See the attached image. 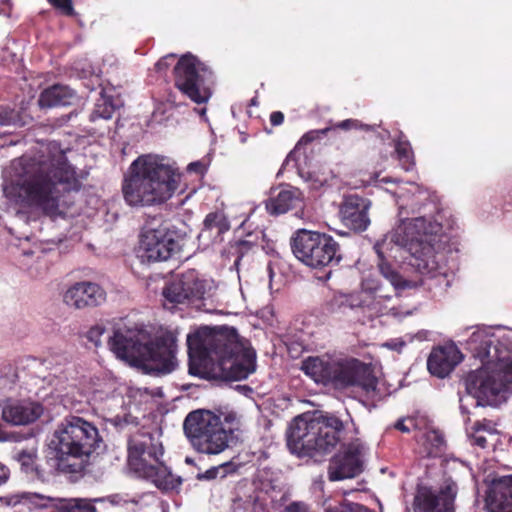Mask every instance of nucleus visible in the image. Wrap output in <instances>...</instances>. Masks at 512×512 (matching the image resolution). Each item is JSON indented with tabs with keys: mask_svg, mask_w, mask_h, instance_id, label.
Masks as SVG:
<instances>
[{
	"mask_svg": "<svg viewBox=\"0 0 512 512\" xmlns=\"http://www.w3.org/2000/svg\"><path fill=\"white\" fill-rule=\"evenodd\" d=\"M409 188L397 187L393 192L398 198L399 223L380 241L374 245V250L379 258V271L389 281L396 294L405 289L416 287L418 281L408 280L397 273L390 264L385 261L386 257L396 258V252L404 251L409 254L407 263L418 273L431 279H439L441 283L448 285L447 267L445 256L439 251L438 238L442 230L438 220L431 216L422 215L409 218L408 215L420 212L431 206L436 210L433 202H426L429 199L427 191L415 183H409Z\"/></svg>",
	"mask_w": 512,
	"mask_h": 512,
	"instance_id": "obj_1",
	"label": "nucleus"
},
{
	"mask_svg": "<svg viewBox=\"0 0 512 512\" xmlns=\"http://www.w3.org/2000/svg\"><path fill=\"white\" fill-rule=\"evenodd\" d=\"M14 174L3 185L4 196L17 214L55 215L65 193L81 187L76 169L56 141L42 144L34 156L12 162Z\"/></svg>",
	"mask_w": 512,
	"mask_h": 512,
	"instance_id": "obj_2",
	"label": "nucleus"
},
{
	"mask_svg": "<svg viewBox=\"0 0 512 512\" xmlns=\"http://www.w3.org/2000/svg\"><path fill=\"white\" fill-rule=\"evenodd\" d=\"M187 346L192 375L240 381L256 370V353L252 348L209 327L188 334Z\"/></svg>",
	"mask_w": 512,
	"mask_h": 512,
	"instance_id": "obj_3",
	"label": "nucleus"
},
{
	"mask_svg": "<svg viewBox=\"0 0 512 512\" xmlns=\"http://www.w3.org/2000/svg\"><path fill=\"white\" fill-rule=\"evenodd\" d=\"M108 345L118 359L146 373L168 374L177 367L176 337L170 331L152 336L143 328H119Z\"/></svg>",
	"mask_w": 512,
	"mask_h": 512,
	"instance_id": "obj_4",
	"label": "nucleus"
},
{
	"mask_svg": "<svg viewBox=\"0 0 512 512\" xmlns=\"http://www.w3.org/2000/svg\"><path fill=\"white\" fill-rule=\"evenodd\" d=\"M180 178L170 159L156 154L141 155L131 163L124 179V200L132 207L162 204L178 189Z\"/></svg>",
	"mask_w": 512,
	"mask_h": 512,
	"instance_id": "obj_5",
	"label": "nucleus"
},
{
	"mask_svg": "<svg viewBox=\"0 0 512 512\" xmlns=\"http://www.w3.org/2000/svg\"><path fill=\"white\" fill-rule=\"evenodd\" d=\"M301 370L316 383L338 387L357 386L373 400H380L390 392L375 374V366L357 359L339 360L328 355L308 357Z\"/></svg>",
	"mask_w": 512,
	"mask_h": 512,
	"instance_id": "obj_6",
	"label": "nucleus"
},
{
	"mask_svg": "<svg viewBox=\"0 0 512 512\" xmlns=\"http://www.w3.org/2000/svg\"><path fill=\"white\" fill-rule=\"evenodd\" d=\"M183 431L195 451L217 455L239 441L241 420L233 411L217 415L199 409L185 417Z\"/></svg>",
	"mask_w": 512,
	"mask_h": 512,
	"instance_id": "obj_7",
	"label": "nucleus"
},
{
	"mask_svg": "<svg viewBox=\"0 0 512 512\" xmlns=\"http://www.w3.org/2000/svg\"><path fill=\"white\" fill-rule=\"evenodd\" d=\"M482 366L467 374L464 379L465 394L460 395V410L469 413V407H497L512 394V362L501 358L479 359Z\"/></svg>",
	"mask_w": 512,
	"mask_h": 512,
	"instance_id": "obj_8",
	"label": "nucleus"
},
{
	"mask_svg": "<svg viewBox=\"0 0 512 512\" xmlns=\"http://www.w3.org/2000/svg\"><path fill=\"white\" fill-rule=\"evenodd\" d=\"M344 427L334 415H299L289 425L287 446L299 457L325 454L337 445Z\"/></svg>",
	"mask_w": 512,
	"mask_h": 512,
	"instance_id": "obj_9",
	"label": "nucleus"
},
{
	"mask_svg": "<svg viewBox=\"0 0 512 512\" xmlns=\"http://www.w3.org/2000/svg\"><path fill=\"white\" fill-rule=\"evenodd\" d=\"M164 450L159 436L138 431L128 441V466L139 478L151 481L157 488L170 491L181 480L162 462Z\"/></svg>",
	"mask_w": 512,
	"mask_h": 512,
	"instance_id": "obj_10",
	"label": "nucleus"
},
{
	"mask_svg": "<svg viewBox=\"0 0 512 512\" xmlns=\"http://www.w3.org/2000/svg\"><path fill=\"white\" fill-rule=\"evenodd\" d=\"M101 443L98 429L87 420L65 417L56 427L48 443L50 454L58 461V467L65 470L75 464L66 465L69 459H83L90 456Z\"/></svg>",
	"mask_w": 512,
	"mask_h": 512,
	"instance_id": "obj_11",
	"label": "nucleus"
},
{
	"mask_svg": "<svg viewBox=\"0 0 512 512\" xmlns=\"http://www.w3.org/2000/svg\"><path fill=\"white\" fill-rule=\"evenodd\" d=\"M295 257L311 268L337 265L341 261L339 244L328 234L300 229L292 238Z\"/></svg>",
	"mask_w": 512,
	"mask_h": 512,
	"instance_id": "obj_12",
	"label": "nucleus"
},
{
	"mask_svg": "<svg viewBox=\"0 0 512 512\" xmlns=\"http://www.w3.org/2000/svg\"><path fill=\"white\" fill-rule=\"evenodd\" d=\"M175 85L195 103L201 104L212 95V72L195 57L185 55L174 68Z\"/></svg>",
	"mask_w": 512,
	"mask_h": 512,
	"instance_id": "obj_13",
	"label": "nucleus"
},
{
	"mask_svg": "<svg viewBox=\"0 0 512 512\" xmlns=\"http://www.w3.org/2000/svg\"><path fill=\"white\" fill-rule=\"evenodd\" d=\"M468 347L477 359L512 362V329L504 326L478 327L470 336Z\"/></svg>",
	"mask_w": 512,
	"mask_h": 512,
	"instance_id": "obj_14",
	"label": "nucleus"
},
{
	"mask_svg": "<svg viewBox=\"0 0 512 512\" xmlns=\"http://www.w3.org/2000/svg\"><path fill=\"white\" fill-rule=\"evenodd\" d=\"M211 283L199 279L194 271L173 277L163 288V305L173 309L178 304L205 299Z\"/></svg>",
	"mask_w": 512,
	"mask_h": 512,
	"instance_id": "obj_15",
	"label": "nucleus"
},
{
	"mask_svg": "<svg viewBox=\"0 0 512 512\" xmlns=\"http://www.w3.org/2000/svg\"><path fill=\"white\" fill-rule=\"evenodd\" d=\"M180 250L176 233L166 226L146 228L139 242V257L142 261H166Z\"/></svg>",
	"mask_w": 512,
	"mask_h": 512,
	"instance_id": "obj_16",
	"label": "nucleus"
},
{
	"mask_svg": "<svg viewBox=\"0 0 512 512\" xmlns=\"http://www.w3.org/2000/svg\"><path fill=\"white\" fill-rule=\"evenodd\" d=\"M457 484L450 478L437 486L420 485L414 498L415 512H454Z\"/></svg>",
	"mask_w": 512,
	"mask_h": 512,
	"instance_id": "obj_17",
	"label": "nucleus"
},
{
	"mask_svg": "<svg viewBox=\"0 0 512 512\" xmlns=\"http://www.w3.org/2000/svg\"><path fill=\"white\" fill-rule=\"evenodd\" d=\"M105 300V290L99 284L90 281L75 282L63 292V302L76 310L99 306Z\"/></svg>",
	"mask_w": 512,
	"mask_h": 512,
	"instance_id": "obj_18",
	"label": "nucleus"
},
{
	"mask_svg": "<svg viewBox=\"0 0 512 512\" xmlns=\"http://www.w3.org/2000/svg\"><path fill=\"white\" fill-rule=\"evenodd\" d=\"M362 446L351 443L336 454L329 464L328 478L330 481H339L353 478L362 471Z\"/></svg>",
	"mask_w": 512,
	"mask_h": 512,
	"instance_id": "obj_19",
	"label": "nucleus"
},
{
	"mask_svg": "<svg viewBox=\"0 0 512 512\" xmlns=\"http://www.w3.org/2000/svg\"><path fill=\"white\" fill-rule=\"evenodd\" d=\"M370 206L371 202L366 198L346 196L339 209L341 222L355 232L365 231L371 222L368 215Z\"/></svg>",
	"mask_w": 512,
	"mask_h": 512,
	"instance_id": "obj_20",
	"label": "nucleus"
},
{
	"mask_svg": "<svg viewBox=\"0 0 512 512\" xmlns=\"http://www.w3.org/2000/svg\"><path fill=\"white\" fill-rule=\"evenodd\" d=\"M43 406L30 399H7L3 402L2 419L14 426L35 422L43 414Z\"/></svg>",
	"mask_w": 512,
	"mask_h": 512,
	"instance_id": "obj_21",
	"label": "nucleus"
},
{
	"mask_svg": "<svg viewBox=\"0 0 512 512\" xmlns=\"http://www.w3.org/2000/svg\"><path fill=\"white\" fill-rule=\"evenodd\" d=\"M463 355L454 344L434 348L427 360L429 372L439 378L448 376L462 361Z\"/></svg>",
	"mask_w": 512,
	"mask_h": 512,
	"instance_id": "obj_22",
	"label": "nucleus"
},
{
	"mask_svg": "<svg viewBox=\"0 0 512 512\" xmlns=\"http://www.w3.org/2000/svg\"><path fill=\"white\" fill-rule=\"evenodd\" d=\"M488 512H512V475L501 476L492 481L486 495Z\"/></svg>",
	"mask_w": 512,
	"mask_h": 512,
	"instance_id": "obj_23",
	"label": "nucleus"
},
{
	"mask_svg": "<svg viewBox=\"0 0 512 512\" xmlns=\"http://www.w3.org/2000/svg\"><path fill=\"white\" fill-rule=\"evenodd\" d=\"M303 205L302 193L297 188L281 190L275 198L270 199L266 208L272 215H279L291 209L301 208Z\"/></svg>",
	"mask_w": 512,
	"mask_h": 512,
	"instance_id": "obj_24",
	"label": "nucleus"
},
{
	"mask_svg": "<svg viewBox=\"0 0 512 512\" xmlns=\"http://www.w3.org/2000/svg\"><path fill=\"white\" fill-rule=\"evenodd\" d=\"M75 97L74 91L68 86L54 85L41 93L38 102L42 108L67 106L72 103Z\"/></svg>",
	"mask_w": 512,
	"mask_h": 512,
	"instance_id": "obj_25",
	"label": "nucleus"
},
{
	"mask_svg": "<svg viewBox=\"0 0 512 512\" xmlns=\"http://www.w3.org/2000/svg\"><path fill=\"white\" fill-rule=\"evenodd\" d=\"M49 506L54 508L51 512H96L95 506L84 499H56L48 498Z\"/></svg>",
	"mask_w": 512,
	"mask_h": 512,
	"instance_id": "obj_26",
	"label": "nucleus"
},
{
	"mask_svg": "<svg viewBox=\"0 0 512 512\" xmlns=\"http://www.w3.org/2000/svg\"><path fill=\"white\" fill-rule=\"evenodd\" d=\"M362 289L365 293L371 295L374 298L372 310L376 314H383L384 309L377 307L381 301H388L391 299V295L385 292L383 285L373 277H366L362 281Z\"/></svg>",
	"mask_w": 512,
	"mask_h": 512,
	"instance_id": "obj_27",
	"label": "nucleus"
},
{
	"mask_svg": "<svg viewBox=\"0 0 512 512\" xmlns=\"http://www.w3.org/2000/svg\"><path fill=\"white\" fill-rule=\"evenodd\" d=\"M203 225L205 231L216 230L217 234L225 233L230 229V223L222 211H214L207 214Z\"/></svg>",
	"mask_w": 512,
	"mask_h": 512,
	"instance_id": "obj_28",
	"label": "nucleus"
},
{
	"mask_svg": "<svg viewBox=\"0 0 512 512\" xmlns=\"http://www.w3.org/2000/svg\"><path fill=\"white\" fill-rule=\"evenodd\" d=\"M395 153L401 167L410 171L414 167V155L410 143L407 140L399 139L395 143Z\"/></svg>",
	"mask_w": 512,
	"mask_h": 512,
	"instance_id": "obj_29",
	"label": "nucleus"
},
{
	"mask_svg": "<svg viewBox=\"0 0 512 512\" xmlns=\"http://www.w3.org/2000/svg\"><path fill=\"white\" fill-rule=\"evenodd\" d=\"M300 176L307 183L309 189L318 191L328 184L331 177L330 172L324 171H301Z\"/></svg>",
	"mask_w": 512,
	"mask_h": 512,
	"instance_id": "obj_30",
	"label": "nucleus"
},
{
	"mask_svg": "<svg viewBox=\"0 0 512 512\" xmlns=\"http://www.w3.org/2000/svg\"><path fill=\"white\" fill-rule=\"evenodd\" d=\"M116 105L113 103L110 97H107L101 93V98L97 101L95 109L90 115L91 121L96 119H110L112 118Z\"/></svg>",
	"mask_w": 512,
	"mask_h": 512,
	"instance_id": "obj_31",
	"label": "nucleus"
},
{
	"mask_svg": "<svg viewBox=\"0 0 512 512\" xmlns=\"http://www.w3.org/2000/svg\"><path fill=\"white\" fill-rule=\"evenodd\" d=\"M235 469V465L232 462H226L219 466L211 467L204 473L198 474L199 480H212L220 476L224 478L228 473Z\"/></svg>",
	"mask_w": 512,
	"mask_h": 512,
	"instance_id": "obj_32",
	"label": "nucleus"
},
{
	"mask_svg": "<svg viewBox=\"0 0 512 512\" xmlns=\"http://www.w3.org/2000/svg\"><path fill=\"white\" fill-rule=\"evenodd\" d=\"M325 512H373L361 504L353 502H342L335 506H328Z\"/></svg>",
	"mask_w": 512,
	"mask_h": 512,
	"instance_id": "obj_33",
	"label": "nucleus"
},
{
	"mask_svg": "<svg viewBox=\"0 0 512 512\" xmlns=\"http://www.w3.org/2000/svg\"><path fill=\"white\" fill-rule=\"evenodd\" d=\"M86 501L90 502L93 506L94 503L98 502H109L113 506H125L128 503H136L133 499H129L127 496L122 494H113L109 495L107 497H101V498H94V499H85Z\"/></svg>",
	"mask_w": 512,
	"mask_h": 512,
	"instance_id": "obj_34",
	"label": "nucleus"
},
{
	"mask_svg": "<svg viewBox=\"0 0 512 512\" xmlns=\"http://www.w3.org/2000/svg\"><path fill=\"white\" fill-rule=\"evenodd\" d=\"M20 122L19 113L14 109L0 108V127L16 126Z\"/></svg>",
	"mask_w": 512,
	"mask_h": 512,
	"instance_id": "obj_35",
	"label": "nucleus"
},
{
	"mask_svg": "<svg viewBox=\"0 0 512 512\" xmlns=\"http://www.w3.org/2000/svg\"><path fill=\"white\" fill-rule=\"evenodd\" d=\"M334 305L338 306L339 308L349 307V308H355L362 305V300L359 299L356 295H337L334 297Z\"/></svg>",
	"mask_w": 512,
	"mask_h": 512,
	"instance_id": "obj_36",
	"label": "nucleus"
},
{
	"mask_svg": "<svg viewBox=\"0 0 512 512\" xmlns=\"http://www.w3.org/2000/svg\"><path fill=\"white\" fill-rule=\"evenodd\" d=\"M470 430L493 436L497 433L495 425L488 420L477 421L469 427Z\"/></svg>",
	"mask_w": 512,
	"mask_h": 512,
	"instance_id": "obj_37",
	"label": "nucleus"
},
{
	"mask_svg": "<svg viewBox=\"0 0 512 512\" xmlns=\"http://www.w3.org/2000/svg\"><path fill=\"white\" fill-rule=\"evenodd\" d=\"M335 128L343 129V130H351V129H362V130H372L373 126L363 124L359 120L356 119H346L341 121L335 125Z\"/></svg>",
	"mask_w": 512,
	"mask_h": 512,
	"instance_id": "obj_38",
	"label": "nucleus"
},
{
	"mask_svg": "<svg viewBox=\"0 0 512 512\" xmlns=\"http://www.w3.org/2000/svg\"><path fill=\"white\" fill-rule=\"evenodd\" d=\"M210 162H211V160L209 157H204L200 160L191 162L187 166V171L190 173L203 175L207 171V169L210 165Z\"/></svg>",
	"mask_w": 512,
	"mask_h": 512,
	"instance_id": "obj_39",
	"label": "nucleus"
},
{
	"mask_svg": "<svg viewBox=\"0 0 512 512\" xmlns=\"http://www.w3.org/2000/svg\"><path fill=\"white\" fill-rule=\"evenodd\" d=\"M424 437H425L426 442L430 443L431 447L435 448L436 450H440V448L444 444L443 435L436 430L427 431L424 434Z\"/></svg>",
	"mask_w": 512,
	"mask_h": 512,
	"instance_id": "obj_40",
	"label": "nucleus"
},
{
	"mask_svg": "<svg viewBox=\"0 0 512 512\" xmlns=\"http://www.w3.org/2000/svg\"><path fill=\"white\" fill-rule=\"evenodd\" d=\"M105 332V328L101 325H95L91 327L87 332V339L89 342L93 343L95 347H99L101 345V337Z\"/></svg>",
	"mask_w": 512,
	"mask_h": 512,
	"instance_id": "obj_41",
	"label": "nucleus"
},
{
	"mask_svg": "<svg viewBox=\"0 0 512 512\" xmlns=\"http://www.w3.org/2000/svg\"><path fill=\"white\" fill-rule=\"evenodd\" d=\"M18 461L26 472L32 470L34 455L29 452L22 451L18 454Z\"/></svg>",
	"mask_w": 512,
	"mask_h": 512,
	"instance_id": "obj_42",
	"label": "nucleus"
},
{
	"mask_svg": "<svg viewBox=\"0 0 512 512\" xmlns=\"http://www.w3.org/2000/svg\"><path fill=\"white\" fill-rule=\"evenodd\" d=\"M56 8L60 9L67 15H73L74 9L71 0H48Z\"/></svg>",
	"mask_w": 512,
	"mask_h": 512,
	"instance_id": "obj_43",
	"label": "nucleus"
},
{
	"mask_svg": "<svg viewBox=\"0 0 512 512\" xmlns=\"http://www.w3.org/2000/svg\"><path fill=\"white\" fill-rule=\"evenodd\" d=\"M468 435L471 438V441L474 445H477L481 448H485L487 446V438L486 435L480 432H475L470 430L467 427Z\"/></svg>",
	"mask_w": 512,
	"mask_h": 512,
	"instance_id": "obj_44",
	"label": "nucleus"
},
{
	"mask_svg": "<svg viewBox=\"0 0 512 512\" xmlns=\"http://www.w3.org/2000/svg\"><path fill=\"white\" fill-rule=\"evenodd\" d=\"M174 60V54L166 55L155 64V69L159 73H164L168 69V67L174 62Z\"/></svg>",
	"mask_w": 512,
	"mask_h": 512,
	"instance_id": "obj_45",
	"label": "nucleus"
},
{
	"mask_svg": "<svg viewBox=\"0 0 512 512\" xmlns=\"http://www.w3.org/2000/svg\"><path fill=\"white\" fill-rule=\"evenodd\" d=\"M109 422L116 428L123 429L126 425H128L131 422V417H128V416L121 417L119 415H116V416L110 418Z\"/></svg>",
	"mask_w": 512,
	"mask_h": 512,
	"instance_id": "obj_46",
	"label": "nucleus"
},
{
	"mask_svg": "<svg viewBox=\"0 0 512 512\" xmlns=\"http://www.w3.org/2000/svg\"><path fill=\"white\" fill-rule=\"evenodd\" d=\"M383 346L390 350L401 352L402 349L405 347V342L401 339H392L385 342Z\"/></svg>",
	"mask_w": 512,
	"mask_h": 512,
	"instance_id": "obj_47",
	"label": "nucleus"
},
{
	"mask_svg": "<svg viewBox=\"0 0 512 512\" xmlns=\"http://www.w3.org/2000/svg\"><path fill=\"white\" fill-rule=\"evenodd\" d=\"M284 512H310L308 506L303 502H293L288 505Z\"/></svg>",
	"mask_w": 512,
	"mask_h": 512,
	"instance_id": "obj_48",
	"label": "nucleus"
},
{
	"mask_svg": "<svg viewBox=\"0 0 512 512\" xmlns=\"http://www.w3.org/2000/svg\"><path fill=\"white\" fill-rule=\"evenodd\" d=\"M284 121V115L280 111L272 112L270 115V122L273 126H278Z\"/></svg>",
	"mask_w": 512,
	"mask_h": 512,
	"instance_id": "obj_49",
	"label": "nucleus"
},
{
	"mask_svg": "<svg viewBox=\"0 0 512 512\" xmlns=\"http://www.w3.org/2000/svg\"><path fill=\"white\" fill-rule=\"evenodd\" d=\"M9 477V471L8 469L0 464V485L4 484Z\"/></svg>",
	"mask_w": 512,
	"mask_h": 512,
	"instance_id": "obj_50",
	"label": "nucleus"
},
{
	"mask_svg": "<svg viewBox=\"0 0 512 512\" xmlns=\"http://www.w3.org/2000/svg\"><path fill=\"white\" fill-rule=\"evenodd\" d=\"M394 427L397 429V430H400L401 432H404V433H407L410 431V429L405 425V422L404 420H398Z\"/></svg>",
	"mask_w": 512,
	"mask_h": 512,
	"instance_id": "obj_51",
	"label": "nucleus"
},
{
	"mask_svg": "<svg viewBox=\"0 0 512 512\" xmlns=\"http://www.w3.org/2000/svg\"><path fill=\"white\" fill-rule=\"evenodd\" d=\"M375 183L379 186H381V184H384V183H390V182H394L395 180L392 179V178H389V177H382L380 178L379 175L377 174L375 176Z\"/></svg>",
	"mask_w": 512,
	"mask_h": 512,
	"instance_id": "obj_52",
	"label": "nucleus"
},
{
	"mask_svg": "<svg viewBox=\"0 0 512 512\" xmlns=\"http://www.w3.org/2000/svg\"><path fill=\"white\" fill-rule=\"evenodd\" d=\"M266 270H267V273H268V276H269V279H270V282H271V281L273 280L274 275H275V272H274V263L270 261V262L267 264V268H266Z\"/></svg>",
	"mask_w": 512,
	"mask_h": 512,
	"instance_id": "obj_53",
	"label": "nucleus"
},
{
	"mask_svg": "<svg viewBox=\"0 0 512 512\" xmlns=\"http://www.w3.org/2000/svg\"><path fill=\"white\" fill-rule=\"evenodd\" d=\"M312 139H313V137H312V132H310V133L305 134V135L302 137L301 141H311Z\"/></svg>",
	"mask_w": 512,
	"mask_h": 512,
	"instance_id": "obj_54",
	"label": "nucleus"
},
{
	"mask_svg": "<svg viewBox=\"0 0 512 512\" xmlns=\"http://www.w3.org/2000/svg\"><path fill=\"white\" fill-rule=\"evenodd\" d=\"M3 4H6L8 6V10L10 9L9 0H3Z\"/></svg>",
	"mask_w": 512,
	"mask_h": 512,
	"instance_id": "obj_55",
	"label": "nucleus"
},
{
	"mask_svg": "<svg viewBox=\"0 0 512 512\" xmlns=\"http://www.w3.org/2000/svg\"><path fill=\"white\" fill-rule=\"evenodd\" d=\"M0 14H5V15H6V14H8V12H7L5 9H2V8L0 7Z\"/></svg>",
	"mask_w": 512,
	"mask_h": 512,
	"instance_id": "obj_56",
	"label": "nucleus"
},
{
	"mask_svg": "<svg viewBox=\"0 0 512 512\" xmlns=\"http://www.w3.org/2000/svg\"><path fill=\"white\" fill-rule=\"evenodd\" d=\"M240 262V257H237V259L234 262V265L237 267Z\"/></svg>",
	"mask_w": 512,
	"mask_h": 512,
	"instance_id": "obj_57",
	"label": "nucleus"
},
{
	"mask_svg": "<svg viewBox=\"0 0 512 512\" xmlns=\"http://www.w3.org/2000/svg\"><path fill=\"white\" fill-rule=\"evenodd\" d=\"M205 112H206L205 108L201 109V111H200L201 114H205Z\"/></svg>",
	"mask_w": 512,
	"mask_h": 512,
	"instance_id": "obj_58",
	"label": "nucleus"
},
{
	"mask_svg": "<svg viewBox=\"0 0 512 512\" xmlns=\"http://www.w3.org/2000/svg\"><path fill=\"white\" fill-rule=\"evenodd\" d=\"M242 388L251 391V389L249 387H247V386H243Z\"/></svg>",
	"mask_w": 512,
	"mask_h": 512,
	"instance_id": "obj_59",
	"label": "nucleus"
},
{
	"mask_svg": "<svg viewBox=\"0 0 512 512\" xmlns=\"http://www.w3.org/2000/svg\"><path fill=\"white\" fill-rule=\"evenodd\" d=\"M186 462H187V463H190V462H191V459L186 458Z\"/></svg>",
	"mask_w": 512,
	"mask_h": 512,
	"instance_id": "obj_60",
	"label": "nucleus"
}]
</instances>
